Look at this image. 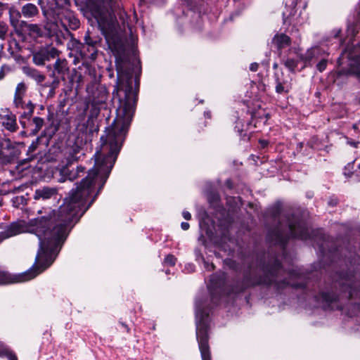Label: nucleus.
Instances as JSON below:
<instances>
[{"mask_svg": "<svg viewBox=\"0 0 360 360\" xmlns=\"http://www.w3.org/2000/svg\"><path fill=\"white\" fill-rule=\"evenodd\" d=\"M259 65L257 63H252L250 65V70L252 72H256L258 70Z\"/></svg>", "mask_w": 360, "mask_h": 360, "instance_id": "obj_40", "label": "nucleus"}, {"mask_svg": "<svg viewBox=\"0 0 360 360\" xmlns=\"http://www.w3.org/2000/svg\"><path fill=\"white\" fill-rule=\"evenodd\" d=\"M35 147L33 146H31L30 148H29V151H33L34 150Z\"/></svg>", "mask_w": 360, "mask_h": 360, "instance_id": "obj_50", "label": "nucleus"}, {"mask_svg": "<svg viewBox=\"0 0 360 360\" xmlns=\"http://www.w3.org/2000/svg\"><path fill=\"white\" fill-rule=\"evenodd\" d=\"M281 214V207L279 205H275L271 208L270 211V214L273 217L274 219L279 218V215Z\"/></svg>", "mask_w": 360, "mask_h": 360, "instance_id": "obj_34", "label": "nucleus"}, {"mask_svg": "<svg viewBox=\"0 0 360 360\" xmlns=\"http://www.w3.org/2000/svg\"><path fill=\"white\" fill-rule=\"evenodd\" d=\"M321 53V49L318 46L309 49L307 52L301 56V60L304 62H309L314 58H317Z\"/></svg>", "mask_w": 360, "mask_h": 360, "instance_id": "obj_24", "label": "nucleus"}, {"mask_svg": "<svg viewBox=\"0 0 360 360\" xmlns=\"http://www.w3.org/2000/svg\"><path fill=\"white\" fill-rule=\"evenodd\" d=\"M260 143L263 147H265L267 145V142L266 141H261Z\"/></svg>", "mask_w": 360, "mask_h": 360, "instance_id": "obj_49", "label": "nucleus"}, {"mask_svg": "<svg viewBox=\"0 0 360 360\" xmlns=\"http://www.w3.org/2000/svg\"><path fill=\"white\" fill-rule=\"evenodd\" d=\"M41 2V0H39V4H40Z\"/></svg>", "mask_w": 360, "mask_h": 360, "instance_id": "obj_55", "label": "nucleus"}, {"mask_svg": "<svg viewBox=\"0 0 360 360\" xmlns=\"http://www.w3.org/2000/svg\"><path fill=\"white\" fill-rule=\"evenodd\" d=\"M204 264L205 267L209 271L213 270L214 269V265L213 264H210L207 262H205Z\"/></svg>", "mask_w": 360, "mask_h": 360, "instance_id": "obj_42", "label": "nucleus"}, {"mask_svg": "<svg viewBox=\"0 0 360 360\" xmlns=\"http://www.w3.org/2000/svg\"><path fill=\"white\" fill-rule=\"evenodd\" d=\"M84 40V44L77 40H74L73 44L76 45L77 49H80V53L82 58L94 60L97 54V39L91 37L89 32L87 31Z\"/></svg>", "mask_w": 360, "mask_h": 360, "instance_id": "obj_10", "label": "nucleus"}, {"mask_svg": "<svg viewBox=\"0 0 360 360\" xmlns=\"http://www.w3.org/2000/svg\"><path fill=\"white\" fill-rule=\"evenodd\" d=\"M120 323L122 324V326L124 328H126V330H127V332H129V329L128 326H127L125 323H122V322H120Z\"/></svg>", "mask_w": 360, "mask_h": 360, "instance_id": "obj_48", "label": "nucleus"}, {"mask_svg": "<svg viewBox=\"0 0 360 360\" xmlns=\"http://www.w3.org/2000/svg\"><path fill=\"white\" fill-rule=\"evenodd\" d=\"M21 15H22L21 11H19L15 7L9 8L10 22L13 27H18Z\"/></svg>", "mask_w": 360, "mask_h": 360, "instance_id": "obj_26", "label": "nucleus"}, {"mask_svg": "<svg viewBox=\"0 0 360 360\" xmlns=\"http://www.w3.org/2000/svg\"><path fill=\"white\" fill-rule=\"evenodd\" d=\"M5 70H7L8 71L9 70V68L6 65H3L1 67V69L0 70V80L2 79L4 76H5Z\"/></svg>", "mask_w": 360, "mask_h": 360, "instance_id": "obj_39", "label": "nucleus"}, {"mask_svg": "<svg viewBox=\"0 0 360 360\" xmlns=\"http://www.w3.org/2000/svg\"><path fill=\"white\" fill-rule=\"evenodd\" d=\"M277 67H278L277 63H274V65H273V68H274V69H276Z\"/></svg>", "mask_w": 360, "mask_h": 360, "instance_id": "obj_51", "label": "nucleus"}, {"mask_svg": "<svg viewBox=\"0 0 360 360\" xmlns=\"http://www.w3.org/2000/svg\"><path fill=\"white\" fill-rule=\"evenodd\" d=\"M291 89H286L284 85L281 83L276 84L275 90L278 94L288 93Z\"/></svg>", "mask_w": 360, "mask_h": 360, "instance_id": "obj_35", "label": "nucleus"}, {"mask_svg": "<svg viewBox=\"0 0 360 360\" xmlns=\"http://www.w3.org/2000/svg\"><path fill=\"white\" fill-rule=\"evenodd\" d=\"M319 248H320L321 252L323 253L324 252V250H325L324 241L321 243L320 244H319Z\"/></svg>", "mask_w": 360, "mask_h": 360, "instance_id": "obj_45", "label": "nucleus"}, {"mask_svg": "<svg viewBox=\"0 0 360 360\" xmlns=\"http://www.w3.org/2000/svg\"><path fill=\"white\" fill-rule=\"evenodd\" d=\"M88 7L109 45L117 51L122 49L120 27L115 15L116 2L113 0H88Z\"/></svg>", "mask_w": 360, "mask_h": 360, "instance_id": "obj_2", "label": "nucleus"}, {"mask_svg": "<svg viewBox=\"0 0 360 360\" xmlns=\"http://www.w3.org/2000/svg\"><path fill=\"white\" fill-rule=\"evenodd\" d=\"M59 53V51L55 47H43L32 53V61L38 66L44 65L46 61L58 57Z\"/></svg>", "mask_w": 360, "mask_h": 360, "instance_id": "obj_12", "label": "nucleus"}, {"mask_svg": "<svg viewBox=\"0 0 360 360\" xmlns=\"http://www.w3.org/2000/svg\"><path fill=\"white\" fill-rule=\"evenodd\" d=\"M354 129L358 128L357 125H356V124L354 125Z\"/></svg>", "mask_w": 360, "mask_h": 360, "instance_id": "obj_54", "label": "nucleus"}, {"mask_svg": "<svg viewBox=\"0 0 360 360\" xmlns=\"http://www.w3.org/2000/svg\"><path fill=\"white\" fill-rule=\"evenodd\" d=\"M284 4L286 11H283V16L284 20H285L290 16L295 15L297 0H284Z\"/></svg>", "mask_w": 360, "mask_h": 360, "instance_id": "obj_22", "label": "nucleus"}, {"mask_svg": "<svg viewBox=\"0 0 360 360\" xmlns=\"http://www.w3.org/2000/svg\"><path fill=\"white\" fill-rule=\"evenodd\" d=\"M283 63L285 66L290 71L294 72L295 68L297 67L298 60L288 58L285 60H283Z\"/></svg>", "mask_w": 360, "mask_h": 360, "instance_id": "obj_30", "label": "nucleus"}, {"mask_svg": "<svg viewBox=\"0 0 360 360\" xmlns=\"http://www.w3.org/2000/svg\"><path fill=\"white\" fill-rule=\"evenodd\" d=\"M181 229L186 231L189 229V224L188 222H182L181 224Z\"/></svg>", "mask_w": 360, "mask_h": 360, "instance_id": "obj_44", "label": "nucleus"}, {"mask_svg": "<svg viewBox=\"0 0 360 360\" xmlns=\"http://www.w3.org/2000/svg\"><path fill=\"white\" fill-rule=\"evenodd\" d=\"M21 13L25 18H31L39 14V9L34 4L28 3L22 7Z\"/></svg>", "mask_w": 360, "mask_h": 360, "instance_id": "obj_21", "label": "nucleus"}, {"mask_svg": "<svg viewBox=\"0 0 360 360\" xmlns=\"http://www.w3.org/2000/svg\"><path fill=\"white\" fill-rule=\"evenodd\" d=\"M276 84L281 83L284 85L286 89H291L292 84L290 80H288L283 77V73L281 72V75L278 73L275 74Z\"/></svg>", "mask_w": 360, "mask_h": 360, "instance_id": "obj_29", "label": "nucleus"}, {"mask_svg": "<svg viewBox=\"0 0 360 360\" xmlns=\"http://www.w3.org/2000/svg\"><path fill=\"white\" fill-rule=\"evenodd\" d=\"M86 91L91 105H98L105 103L108 98V92L105 86L93 83L87 86Z\"/></svg>", "mask_w": 360, "mask_h": 360, "instance_id": "obj_11", "label": "nucleus"}, {"mask_svg": "<svg viewBox=\"0 0 360 360\" xmlns=\"http://www.w3.org/2000/svg\"><path fill=\"white\" fill-rule=\"evenodd\" d=\"M8 31V26L4 22H0V39H4Z\"/></svg>", "mask_w": 360, "mask_h": 360, "instance_id": "obj_33", "label": "nucleus"}, {"mask_svg": "<svg viewBox=\"0 0 360 360\" xmlns=\"http://www.w3.org/2000/svg\"><path fill=\"white\" fill-rule=\"evenodd\" d=\"M176 257L172 255H167L164 260L165 263L169 266H174L176 263Z\"/></svg>", "mask_w": 360, "mask_h": 360, "instance_id": "obj_36", "label": "nucleus"}, {"mask_svg": "<svg viewBox=\"0 0 360 360\" xmlns=\"http://www.w3.org/2000/svg\"><path fill=\"white\" fill-rule=\"evenodd\" d=\"M57 190L55 188L44 186L35 191L34 198L35 200H46L51 198H56Z\"/></svg>", "mask_w": 360, "mask_h": 360, "instance_id": "obj_17", "label": "nucleus"}, {"mask_svg": "<svg viewBox=\"0 0 360 360\" xmlns=\"http://www.w3.org/2000/svg\"><path fill=\"white\" fill-rule=\"evenodd\" d=\"M0 122L9 131L13 132L18 129L15 115L7 108L0 111Z\"/></svg>", "mask_w": 360, "mask_h": 360, "instance_id": "obj_14", "label": "nucleus"}, {"mask_svg": "<svg viewBox=\"0 0 360 360\" xmlns=\"http://www.w3.org/2000/svg\"><path fill=\"white\" fill-rule=\"evenodd\" d=\"M52 78H53V81L51 83L50 86L51 87V89L53 90H54L59 86L60 80L61 79V78H60V77H58L57 75H55V77H52Z\"/></svg>", "mask_w": 360, "mask_h": 360, "instance_id": "obj_37", "label": "nucleus"}, {"mask_svg": "<svg viewBox=\"0 0 360 360\" xmlns=\"http://www.w3.org/2000/svg\"><path fill=\"white\" fill-rule=\"evenodd\" d=\"M85 168L82 166H78L76 169V171H70L68 174L65 170H63V172L65 173L68 176L67 178L70 181H73L77 179L79 176V173H84Z\"/></svg>", "mask_w": 360, "mask_h": 360, "instance_id": "obj_28", "label": "nucleus"}, {"mask_svg": "<svg viewBox=\"0 0 360 360\" xmlns=\"http://www.w3.org/2000/svg\"><path fill=\"white\" fill-rule=\"evenodd\" d=\"M285 273L283 269L280 262L277 259H274L271 263L259 264L256 268L252 266H249L248 271L245 273L243 286L239 290L243 291L247 288L259 284L271 285L275 284L278 288L283 285H292L295 288L302 287V284L291 283L290 280L300 276V273L297 269H292L288 272V278H284L283 281L278 279V274Z\"/></svg>", "mask_w": 360, "mask_h": 360, "instance_id": "obj_3", "label": "nucleus"}, {"mask_svg": "<svg viewBox=\"0 0 360 360\" xmlns=\"http://www.w3.org/2000/svg\"><path fill=\"white\" fill-rule=\"evenodd\" d=\"M310 238V233L305 223L295 218L286 217L285 224L279 220L278 226L269 233V238L281 246L284 250L287 242L290 238L306 240Z\"/></svg>", "mask_w": 360, "mask_h": 360, "instance_id": "obj_4", "label": "nucleus"}, {"mask_svg": "<svg viewBox=\"0 0 360 360\" xmlns=\"http://www.w3.org/2000/svg\"><path fill=\"white\" fill-rule=\"evenodd\" d=\"M341 32V30L340 29H335L333 30L332 33L333 34V37L335 38H337L339 37V34H340Z\"/></svg>", "mask_w": 360, "mask_h": 360, "instance_id": "obj_43", "label": "nucleus"}, {"mask_svg": "<svg viewBox=\"0 0 360 360\" xmlns=\"http://www.w3.org/2000/svg\"><path fill=\"white\" fill-rule=\"evenodd\" d=\"M195 305L196 338L198 342L202 360H211V354L208 345L209 314L207 309H203L202 303L200 301L196 300Z\"/></svg>", "mask_w": 360, "mask_h": 360, "instance_id": "obj_5", "label": "nucleus"}, {"mask_svg": "<svg viewBox=\"0 0 360 360\" xmlns=\"http://www.w3.org/2000/svg\"><path fill=\"white\" fill-rule=\"evenodd\" d=\"M79 20L72 11L64 10L58 15V20L56 22V25L58 30L56 33L59 36L60 32L61 37L64 39H72V34L69 30H75L79 27Z\"/></svg>", "mask_w": 360, "mask_h": 360, "instance_id": "obj_6", "label": "nucleus"}, {"mask_svg": "<svg viewBox=\"0 0 360 360\" xmlns=\"http://www.w3.org/2000/svg\"><path fill=\"white\" fill-rule=\"evenodd\" d=\"M44 125V120L39 117H35L29 124L30 128V133L35 135L41 129Z\"/></svg>", "mask_w": 360, "mask_h": 360, "instance_id": "obj_25", "label": "nucleus"}, {"mask_svg": "<svg viewBox=\"0 0 360 360\" xmlns=\"http://www.w3.org/2000/svg\"><path fill=\"white\" fill-rule=\"evenodd\" d=\"M26 91V84L24 82L18 83L15 91L13 103L17 108L25 110L22 116L30 118L34 112V105L30 101L27 103L23 101Z\"/></svg>", "mask_w": 360, "mask_h": 360, "instance_id": "obj_9", "label": "nucleus"}, {"mask_svg": "<svg viewBox=\"0 0 360 360\" xmlns=\"http://www.w3.org/2000/svg\"><path fill=\"white\" fill-rule=\"evenodd\" d=\"M183 217L186 220H190L191 219V214L188 211H184L182 213Z\"/></svg>", "mask_w": 360, "mask_h": 360, "instance_id": "obj_41", "label": "nucleus"}, {"mask_svg": "<svg viewBox=\"0 0 360 360\" xmlns=\"http://www.w3.org/2000/svg\"><path fill=\"white\" fill-rule=\"evenodd\" d=\"M53 70L50 74V77H54L55 75L60 77L62 80L65 79V75L69 72L68 63L65 59L58 58L54 63Z\"/></svg>", "mask_w": 360, "mask_h": 360, "instance_id": "obj_15", "label": "nucleus"}, {"mask_svg": "<svg viewBox=\"0 0 360 360\" xmlns=\"http://www.w3.org/2000/svg\"><path fill=\"white\" fill-rule=\"evenodd\" d=\"M350 72L352 74L360 77V58L357 60L354 61V63L350 64Z\"/></svg>", "mask_w": 360, "mask_h": 360, "instance_id": "obj_31", "label": "nucleus"}, {"mask_svg": "<svg viewBox=\"0 0 360 360\" xmlns=\"http://www.w3.org/2000/svg\"><path fill=\"white\" fill-rule=\"evenodd\" d=\"M22 72L28 77L34 79L37 84L42 83L46 76L42 74L40 71L29 66H25L22 68Z\"/></svg>", "mask_w": 360, "mask_h": 360, "instance_id": "obj_19", "label": "nucleus"}, {"mask_svg": "<svg viewBox=\"0 0 360 360\" xmlns=\"http://www.w3.org/2000/svg\"><path fill=\"white\" fill-rule=\"evenodd\" d=\"M340 287L342 293L349 298H360V280H355L353 276H340L335 283V286Z\"/></svg>", "mask_w": 360, "mask_h": 360, "instance_id": "obj_8", "label": "nucleus"}, {"mask_svg": "<svg viewBox=\"0 0 360 360\" xmlns=\"http://www.w3.org/2000/svg\"><path fill=\"white\" fill-rule=\"evenodd\" d=\"M30 34L35 37H41L43 34L41 27L37 24H28L27 25Z\"/></svg>", "mask_w": 360, "mask_h": 360, "instance_id": "obj_27", "label": "nucleus"}, {"mask_svg": "<svg viewBox=\"0 0 360 360\" xmlns=\"http://www.w3.org/2000/svg\"><path fill=\"white\" fill-rule=\"evenodd\" d=\"M359 168L360 169V164L359 165Z\"/></svg>", "mask_w": 360, "mask_h": 360, "instance_id": "obj_56", "label": "nucleus"}, {"mask_svg": "<svg viewBox=\"0 0 360 360\" xmlns=\"http://www.w3.org/2000/svg\"><path fill=\"white\" fill-rule=\"evenodd\" d=\"M47 68H48L49 70H51V65H48V66H47Z\"/></svg>", "mask_w": 360, "mask_h": 360, "instance_id": "obj_53", "label": "nucleus"}, {"mask_svg": "<svg viewBox=\"0 0 360 360\" xmlns=\"http://www.w3.org/2000/svg\"><path fill=\"white\" fill-rule=\"evenodd\" d=\"M225 281L226 275L223 272H217L211 276L207 288L211 293L213 301L215 299L216 295L219 294L221 296L225 293Z\"/></svg>", "mask_w": 360, "mask_h": 360, "instance_id": "obj_13", "label": "nucleus"}, {"mask_svg": "<svg viewBox=\"0 0 360 360\" xmlns=\"http://www.w3.org/2000/svg\"><path fill=\"white\" fill-rule=\"evenodd\" d=\"M85 51L87 54H90L91 52V49H89L88 46H86Z\"/></svg>", "mask_w": 360, "mask_h": 360, "instance_id": "obj_47", "label": "nucleus"}, {"mask_svg": "<svg viewBox=\"0 0 360 360\" xmlns=\"http://www.w3.org/2000/svg\"><path fill=\"white\" fill-rule=\"evenodd\" d=\"M20 150L15 142L7 138H0V162L7 165L15 162L19 158Z\"/></svg>", "mask_w": 360, "mask_h": 360, "instance_id": "obj_7", "label": "nucleus"}, {"mask_svg": "<svg viewBox=\"0 0 360 360\" xmlns=\"http://www.w3.org/2000/svg\"><path fill=\"white\" fill-rule=\"evenodd\" d=\"M269 114H266V121L269 119Z\"/></svg>", "mask_w": 360, "mask_h": 360, "instance_id": "obj_52", "label": "nucleus"}, {"mask_svg": "<svg viewBox=\"0 0 360 360\" xmlns=\"http://www.w3.org/2000/svg\"><path fill=\"white\" fill-rule=\"evenodd\" d=\"M326 66H327V60L326 59H322L317 65H316V68H317V70L319 71V72H323V70H326Z\"/></svg>", "mask_w": 360, "mask_h": 360, "instance_id": "obj_38", "label": "nucleus"}, {"mask_svg": "<svg viewBox=\"0 0 360 360\" xmlns=\"http://www.w3.org/2000/svg\"><path fill=\"white\" fill-rule=\"evenodd\" d=\"M84 153L82 148L78 145L75 144L69 149L67 160L68 164H72L75 161H77L82 155Z\"/></svg>", "mask_w": 360, "mask_h": 360, "instance_id": "obj_20", "label": "nucleus"}, {"mask_svg": "<svg viewBox=\"0 0 360 360\" xmlns=\"http://www.w3.org/2000/svg\"><path fill=\"white\" fill-rule=\"evenodd\" d=\"M271 43L278 51H281L290 45L291 39L283 33H278L273 37Z\"/></svg>", "mask_w": 360, "mask_h": 360, "instance_id": "obj_18", "label": "nucleus"}, {"mask_svg": "<svg viewBox=\"0 0 360 360\" xmlns=\"http://www.w3.org/2000/svg\"><path fill=\"white\" fill-rule=\"evenodd\" d=\"M338 297L339 295L334 293L322 292L316 295L315 299L323 308L328 309L338 299Z\"/></svg>", "mask_w": 360, "mask_h": 360, "instance_id": "obj_16", "label": "nucleus"}, {"mask_svg": "<svg viewBox=\"0 0 360 360\" xmlns=\"http://www.w3.org/2000/svg\"><path fill=\"white\" fill-rule=\"evenodd\" d=\"M7 7H8L7 4H3L2 2L0 1V9L1 10H4V9L6 8Z\"/></svg>", "mask_w": 360, "mask_h": 360, "instance_id": "obj_46", "label": "nucleus"}, {"mask_svg": "<svg viewBox=\"0 0 360 360\" xmlns=\"http://www.w3.org/2000/svg\"><path fill=\"white\" fill-rule=\"evenodd\" d=\"M99 112L100 108L98 107V105H92V108L90 110V115L88 118V122L94 117H96Z\"/></svg>", "mask_w": 360, "mask_h": 360, "instance_id": "obj_32", "label": "nucleus"}, {"mask_svg": "<svg viewBox=\"0 0 360 360\" xmlns=\"http://www.w3.org/2000/svg\"><path fill=\"white\" fill-rule=\"evenodd\" d=\"M94 192V183H79L58 210L43 208L37 211L39 216L29 221H18L11 224L0 232V243L8 238L28 232L39 239V250L34 265L29 270L11 275L0 269V284H8L30 281L49 267L60 252L72 229L94 201L88 206L87 198ZM8 360H17L12 353L0 349V356Z\"/></svg>", "mask_w": 360, "mask_h": 360, "instance_id": "obj_1", "label": "nucleus"}, {"mask_svg": "<svg viewBox=\"0 0 360 360\" xmlns=\"http://www.w3.org/2000/svg\"><path fill=\"white\" fill-rule=\"evenodd\" d=\"M360 29V12L359 13L356 22L352 24H349L347 30V37H349V41H352L359 32Z\"/></svg>", "mask_w": 360, "mask_h": 360, "instance_id": "obj_23", "label": "nucleus"}]
</instances>
